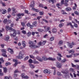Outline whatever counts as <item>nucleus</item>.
<instances>
[{"instance_id":"338daca9","label":"nucleus","mask_w":79,"mask_h":79,"mask_svg":"<svg viewBox=\"0 0 79 79\" xmlns=\"http://www.w3.org/2000/svg\"><path fill=\"white\" fill-rule=\"evenodd\" d=\"M74 27H78V26L77 25V24L76 23H74Z\"/></svg>"},{"instance_id":"4d7b16f0","label":"nucleus","mask_w":79,"mask_h":79,"mask_svg":"<svg viewBox=\"0 0 79 79\" xmlns=\"http://www.w3.org/2000/svg\"><path fill=\"white\" fill-rule=\"evenodd\" d=\"M42 18V16H38L37 17V19H38V21H39V20L40 19V18Z\"/></svg>"},{"instance_id":"de8ad7c7","label":"nucleus","mask_w":79,"mask_h":79,"mask_svg":"<svg viewBox=\"0 0 79 79\" xmlns=\"http://www.w3.org/2000/svg\"><path fill=\"white\" fill-rule=\"evenodd\" d=\"M22 32L23 34H26V31L25 30H23L22 31Z\"/></svg>"},{"instance_id":"8fccbe9b","label":"nucleus","mask_w":79,"mask_h":79,"mask_svg":"<svg viewBox=\"0 0 79 79\" xmlns=\"http://www.w3.org/2000/svg\"><path fill=\"white\" fill-rule=\"evenodd\" d=\"M28 59H29V56H27L24 58V61H26V60H27Z\"/></svg>"},{"instance_id":"412c9836","label":"nucleus","mask_w":79,"mask_h":79,"mask_svg":"<svg viewBox=\"0 0 79 79\" xmlns=\"http://www.w3.org/2000/svg\"><path fill=\"white\" fill-rule=\"evenodd\" d=\"M16 33L15 32H14L13 34H11L10 35L11 37H13L16 36Z\"/></svg>"},{"instance_id":"e2e57ef3","label":"nucleus","mask_w":79,"mask_h":79,"mask_svg":"<svg viewBox=\"0 0 79 79\" xmlns=\"http://www.w3.org/2000/svg\"><path fill=\"white\" fill-rule=\"evenodd\" d=\"M39 45H40V46H43L42 45V43L41 41H40L39 43H38Z\"/></svg>"},{"instance_id":"13d9d810","label":"nucleus","mask_w":79,"mask_h":79,"mask_svg":"<svg viewBox=\"0 0 79 79\" xmlns=\"http://www.w3.org/2000/svg\"><path fill=\"white\" fill-rule=\"evenodd\" d=\"M72 24V23L71 22H70L69 23H68L67 26H69V25L71 26Z\"/></svg>"},{"instance_id":"7c9ffc66","label":"nucleus","mask_w":79,"mask_h":79,"mask_svg":"<svg viewBox=\"0 0 79 79\" xmlns=\"http://www.w3.org/2000/svg\"><path fill=\"white\" fill-rule=\"evenodd\" d=\"M17 16L18 17V18H19V19H20L21 18V14L19 13L17 14Z\"/></svg>"},{"instance_id":"dca6fc26","label":"nucleus","mask_w":79,"mask_h":79,"mask_svg":"<svg viewBox=\"0 0 79 79\" xmlns=\"http://www.w3.org/2000/svg\"><path fill=\"white\" fill-rule=\"evenodd\" d=\"M49 1L50 3L51 2V3H52V4H54V2H55V3L56 2V1L55 0H49Z\"/></svg>"},{"instance_id":"72a5a7b5","label":"nucleus","mask_w":79,"mask_h":79,"mask_svg":"<svg viewBox=\"0 0 79 79\" xmlns=\"http://www.w3.org/2000/svg\"><path fill=\"white\" fill-rule=\"evenodd\" d=\"M66 59H63L61 61V63H65V62H66Z\"/></svg>"},{"instance_id":"a19ab883","label":"nucleus","mask_w":79,"mask_h":79,"mask_svg":"<svg viewBox=\"0 0 79 79\" xmlns=\"http://www.w3.org/2000/svg\"><path fill=\"white\" fill-rule=\"evenodd\" d=\"M0 60L2 62V63H4L5 62V60H3V57H2L1 58H0Z\"/></svg>"},{"instance_id":"f8f14e48","label":"nucleus","mask_w":79,"mask_h":79,"mask_svg":"<svg viewBox=\"0 0 79 79\" xmlns=\"http://www.w3.org/2000/svg\"><path fill=\"white\" fill-rule=\"evenodd\" d=\"M75 44L73 42H72V45L71 44H69V47L70 48H73V45H75Z\"/></svg>"},{"instance_id":"680f3d73","label":"nucleus","mask_w":79,"mask_h":79,"mask_svg":"<svg viewBox=\"0 0 79 79\" xmlns=\"http://www.w3.org/2000/svg\"><path fill=\"white\" fill-rule=\"evenodd\" d=\"M34 63L35 64H39V62L35 60L34 61Z\"/></svg>"},{"instance_id":"ddd939ff","label":"nucleus","mask_w":79,"mask_h":79,"mask_svg":"<svg viewBox=\"0 0 79 79\" xmlns=\"http://www.w3.org/2000/svg\"><path fill=\"white\" fill-rule=\"evenodd\" d=\"M35 5V3L34 1L32 2H31V5H30V7H31L32 8H34V6Z\"/></svg>"},{"instance_id":"f03ea898","label":"nucleus","mask_w":79,"mask_h":79,"mask_svg":"<svg viewBox=\"0 0 79 79\" xmlns=\"http://www.w3.org/2000/svg\"><path fill=\"white\" fill-rule=\"evenodd\" d=\"M43 60L44 61H47V60H51V61H55L56 59L55 58H52V57H49L48 58H46L45 56H43L42 57Z\"/></svg>"},{"instance_id":"58836bf2","label":"nucleus","mask_w":79,"mask_h":79,"mask_svg":"<svg viewBox=\"0 0 79 79\" xmlns=\"http://www.w3.org/2000/svg\"><path fill=\"white\" fill-rule=\"evenodd\" d=\"M57 59L60 61L61 60V57H60L57 56Z\"/></svg>"},{"instance_id":"7ed1b4c3","label":"nucleus","mask_w":79,"mask_h":79,"mask_svg":"<svg viewBox=\"0 0 79 79\" xmlns=\"http://www.w3.org/2000/svg\"><path fill=\"white\" fill-rule=\"evenodd\" d=\"M75 52V51L74 50L72 49V50H70L69 51V53H71V54L70 55H67L66 56L67 58H70L73 57V53H74Z\"/></svg>"},{"instance_id":"4be33fe9","label":"nucleus","mask_w":79,"mask_h":79,"mask_svg":"<svg viewBox=\"0 0 79 79\" xmlns=\"http://www.w3.org/2000/svg\"><path fill=\"white\" fill-rule=\"evenodd\" d=\"M3 69L4 70V72L6 73L7 72V68H6V67H3Z\"/></svg>"},{"instance_id":"9b49d317","label":"nucleus","mask_w":79,"mask_h":79,"mask_svg":"<svg viewBox=\"0 0 79 79\" xmlns=\"http://www.w3.org/2000/svg\"><path fill=\"white\" fill-rule=\"evenodd\" d=\"M36 59L38 60L39 61H40L41 62L43 61V59L41 58L39 56H37L36 57Z\"/></svg>"},{"instance_id":"f704fd0d","label":"nucleus","mask_w":79,"mask_h":79,"mask_svg":"<svg viewBox=\"0 0 79 79\" xmlns=\"http://www.w3.org/2000/svg\"><path fill=\"white\" fill-rule=\"evenodd\" d=\"M16 12L13 11L12 13V16H16Z\"/></svg>"},{"instance_id":"4468645a","label":"nucleus","mask_w":79,"mask_h":79,"mask_svg":"<svg viewBox=\"0 0 79 79\" xmlns=\"http://www.w3.org/2000/svg\"><path fill=\"white\" fill-rule=\"evenodd\" d=\"M8 52H10L11 54H13V50L11 49L10 48H8Z\"/></svg>"},{"instance_id":"b1692460","label":"nucleus","mask_w":79,"mask_h":79,"mask_svg":"<svg viewBox=\"0 0 79 79\" xmlns=\"http://www.w3.org/2000/svg\"><path fill=\"white\" fill-rule=\"evenodd\" d=\"M7 12V11H6V10L5 9H4L2 13L3 15H5V13H6Z\"/></svg>"},{"instance_id":"2eb2a0df","label":"nucleus","mask_w":79,"mask_h":79,"mask_svg":"<svg viewBox=\"0 0 79 79\" xmlns=\"http://www.w3.org/2000/svg\"><path fill=\"white\" fill-rule=\"evenodd\" d=\"M6 31H9V30H10V32L11 29V27H10L8 26H6Z\"/></svg>"},{"instance_id":"864d4df0","label":"nucleus","mask_w":79,"mask_h":79,"mask_svg":"<svg viewBox=\"0 0 79 79\" xmlns=\"http://www.w3.org/2000/svg\"><path fill=\"white\" fill-rule=\"evenodd\" d=\"M30 57L31 58H33L34 59V58H35V57H34V56L32 55H30Z\"/></svg>"},{"instance_id":"cd10ccee","label":"nucleus","mask_w":79,"mask_h":79,"mask_svg":"<svg viewBox=\"0 0 79 79\" xmlns=\"http://www.w3.org/2000/svg\"><path fill=\"white\" fill-rule=\"evenodd\" d=\"M4 79H12V78L11 76H9V77H4Z\"/></svg>"},{"instance_id":"5701e85b","label":"nucleus","mask_w":79,"mask_h":79,"mask_svg":"<svg viewBox=\"0 0 79 79\" xmlns=\"http://www.w3.org/2000/svg\"><path fill=\"white\" fill-rule=\"evenodd\" d=\"M5 64L6 66H8V65H10V64H11V63L7 62L5 63Z\"/></svg>"},{"instance_id":"6e6d98bb","label":"nucleus","mask_w":79,"mask_h":79,"mask_svg":"<svg viewBox=\"0 0 79 79\" xmlns=\"http://www.w3.org/2000/svg\"><path fill=\"white\" fill-rule=\"evenodd\" d=\"M70 72H74V69L72 68H71L70 69Z\"/></svg>"},{"instance_id":"c85d7f7f","label":"nucleus","mask_w":79,"mask_h":79,"mask_svg":"<svg viewBox=\"0 0 79 79\" xmlns=\"http://www.w3.org/2000/svg\"><path fill=\"white\" fill-rule=\"evenodd\" d=\"M52 32H54V33H55L56 32V28H53L52 30Z\"/></svg>"},{"instance_id":"4c0bfd02","label":"nucleus","mask_w":79,"mask_h":79,"mask_svg":"<svg viewBox=\"0 0 79 79\" xmlns=\"http://www.w3.org/2000/svg\"><path fill=\"white\" fill-rule=\"evenodd\" d=\"M75 15H78V16L79 15V12L77 11H75L74 12Z\"/></svg>"},{"instance_id":"79ce46f5","label":"nucleus","mask_w":79,"mask_h":79,"mask_svg":"<svg viewBox=\"0 0 79 79\" xmlns=\"http://www.w3.org/2000/svg\"><path fill=\"white\" fill-rule=\"evenodd\" d=\"M64 26V24L63 23H61L59 25V27H62Z\"/></svg>"},{"instance_id":"a211bd4d","label":"nucleus","mask_w":79,"mask_h":79,"mask_svg":"<svg viewBox=\"0 0 79 79\" xmlns=\"http://www.w3.org/2000/svg\"><path fill=\"white\" fill-rule=\"evenodd\" d=\"M22 44L23 45L24 48V47H26V42H25V41H23L22 42Z\"/></svg>"},{"instance_id":"6ab92c4d","label":"nucleus","mask_w":79,"mask_h":79,"mask_svg":"<svg viewBox=\"0 0 79 79\" xmlns=\"http://www.w3.org/2000/svg\"><path fill=\"white\" fill-rule=\"evenodd\" d=\"M72 10V9L71 8V7H67L66 8V10L68 11H71V10Z\"/></svg>"},{"instance_id":"bf43d9fd","label":"nucleus","mask_w":79,"mask_h":79,"mask_svg":"<svg viewBox=\"0 0 79 79\" xmlns=\"http://www.w3.org/2000/svg\"><path fill=\"white\" fill-rule=\"evenodd\" d=\"M71 64L72 67H73V68H75V67H76V66L73 63H71Z\"/></svg>"},{"instance_id":"0eeeda50","label":"nucleus","mask_w":79,"mask_h":79,"mask_svg":"<svg viewBox=\"0 0 79 79\" xmlns=\"http://www.w3.org/2000/svg\"><path fill=\"white\" fill-rule=\"evenodd\" d=\"M45 32H48L50 29V27H48L47 26L44 27Z\"/></svg>"},{"instance_id":"5fc2aeb1","label":"nucleus","mask_w":79,"mask_h":79,"mask_svg":"<svg viewBox=\"0 0 79 79\" xmlns=\"http://www.w3.org/2000/svg\"><path fill=\"white\" fill-rule=\"evenodd\" d=\"M39 7H42L43 8L44 7V5L42 4H40L39 5Z\"/></svg>"},{"instance_id":"69168bd1","label":"nucleus","mask_w":79,"mask_h":79,"mask_svg":"<svg viewBox=\"0 0 79 79\" xmlns=\"http://www.w3.org/2000/svg\"><path fill=\"white\" fill-rule=\"evenodd\" d=\"M43 21L46 23H48V21L44 19H43Z\"/></svg>"},{"instance_id":"e433bc0d","label":"nucleus","mask_w":79,"mask_h":79,"mask_svg":"<svg viewBox=\"0 0 79 79\" xmlns=\"http://www.w3.org/2000/svg\"><path fill=\"white\" fill-rule=\"evenodd\" d=\"M31 32L30 31L28 32L27 33V35L28 37H29V36H31Z\"/></svg>"},{"instance_id":"c03bdc74","label":"nucleus","mask_w":79,"mask_h":79,"mask_svg":"<svg viewBox=\"0 0 79 79\" xmlns=\"http://www.w3.org/2000/svg\"><path fill=\"white\" fill-rule=\"evenodd\" d=\"M10 39V37L8 36H6V37L5 38V40H9V39Z\"/></svg>"},{"instance_id":"603ef678","label":"nucleus","mask_w":79,"mask_h":79,"mask_svg":"<svg viewBox=\"0 0 79 79\" xmlns=\"http://www.w3.org/2000/svg\"><path fill=\"white\" fill-rule=\"evenodd\" d=\"M28 62L29 63H32V60L31 59H30L28 61Z\"/></svg>"},{"instance_id":"f257e3e1","label":"nucleus","mask_w":79,"mask_h":79,"mask_svg":"<svg viewBox=\"0 0 79 79\" xmlns=\"http://www.w3.org/2000/svg\"><path fill=\"white\" fill-rule=\"evenodd\" d=\"M29 43L30 45H29V46L30 47H31V48H38V47H39V46H36L35 45V44H34V41H29Z\"/></svg>"},{"instance_id":"473e14b6","label":"nucleus","mask_w":79,"mask_h":79,"mask_svg":"<svg viewBox=\"0 0 79 79\" xmlns=\"http://www.w3.org/2000/svg\"><path fill=\"white\" fill-rule=\"evenodd\" d=\"M38 31L39 32H42L44 31V30L42 29H40V28H38Z\"/></svg>"},{"instance_id":"a18cd8bd","label":"nucleus","mask_w":79,"mask_h":79,"mask_svg":"<svg viewBox=\"0 0 79 79\" xmlns=\"http://www.w3.org/2000/svg\"><path fill=\"white\" fill-rule=\"evenodd\" d=\"M44 12L40 11L39 12V14L40 15L42 16V15H44Z\"/></svg>"},{"instance_id":"0e129e2a","label":"nucleus","mask_w":79,"mask_h":79,"mask_svg":"<svg viewBox=\"0 0 79 79\" xmlns=\"http://www.w3.org/2000/svg\"><path fill=\"white\" fill-rule=\"evenodd\" d=\"M27 27H30V26H31V23H27Z\"/></svg>"},{"instance_id":"37998d69","label":"nucleus","mask_w":79,"mask_h":79,"mask_svg":"<svg viewBox=\"0 0 79 79\" xmlns=\"http://www.w3.org/2000/svg\"><path fill=\"white\" fill-rule=\"evenodd\" d=\"M47 42V41L46 40L43 41L42 43V45H44L45 44V43Z\"/></svg>"},{"instance_id":"bb28decb","label":"nucleus","mask_w":79,"mask_h":79,"mask_svg":"<svg viewBox=\"0 0 79 79\" xmlns=\"http://www.w3.org/2000/svg\"><path fill=\"white\" fill-rule=\"evenodd\" d=\"M2 31L0 30V37H2V36H3L2 35V34L0 32H3V31H4V30L3 28H2Z\"/></svg>"},{"instance_id":"2f4dec72","label":"nucleus","mask_w":79,"mask_h":79,"mask_svg":"<svg viewBox=\"0 0 79 79\" xmlns=\"http://www.w3.org/2000/svg\"><path fill=\"white\" fill-rule=\"evenodd\" d=\"M63 44V41L62 40L60 41L58 43V45H61V44Z\"/></svg>"},{"instance_id":"c9c22d12","label":"nucleus","mask_w":79,"mask_h":79,"mask_svg":"<svg viewBox=\"0 0 79 79\" xmlns=\"http://www.w3.org/2000/svg\"><path fill=\"white\" fill-rule=\"evenodd\" d=\"M0 76H3V73L2 72V69H0Z\"/></svg>"},{"instance_id":"49530a36","label":"nucleus","mask_w":79,"mask_h":79,"mask_svg":"<svg viewBox=\"0 0 79 79\" xmlns=\"http://www.w3.org/2000/svg\"><path fill=\"white\" fill-rule=\"evenodd\" d=\"M21 25H22V26L23 27H25V23H24V22H21Z\"/></svg>"},{"instance_id":"9d476101","label":"nucleus","mask_w":79,"mask_h":79,"mask_svg":"<svg viewBox=\"0 0 79 79\" xmlns=\"http://www.w3.org/2000/svg\"><path fill=\"white\" fill-rule=\"evenodd\" d=\"M25 76L24 73H22L21 75V76L22 78H24L25 79H28V78H29V77H28L26 75V76Z\"/></svg>"},{"instance_id":"774afa93","label":"nucleus","mask_w":79,"mask_h":79,"mask_svg":"<svg viewBox=\"0 0 79 79\" xmlns=\"http://www.w3.org/2000/svg\"><path fill=\"white\" fill-rule=\"evenodd\" d=\"M57 55L58 56H60V57H62V56H61V54H60L59 53H57Z\"/></svg>"},{"instance_id":"a878e982","label":"nucleus","mask_w":79,"mask_h":79,"mask_svg":"<svg viewBox=\"0 0 79 79\" xmlns=\"http://www.w3.org/2000/svg\"><path fill=\"white\" fill-rule=\"evenodd\" d=\"M61 13L62 15H67V13H66L63 10H61Z\"/></svg>"},{"instance_id":"f3484780","label":"nucleus","mask_w":79,"mask_h":79,"mask_svg":"<svg viewBox=\"0 0 79 79\" xmlns=\"http://www.w3.org/2000/svg\"><path fill=\"white\" fill-rule=\"evenodd\" d=\"M37 21H35L33 22L32 24L33 26H34L35 27H36V26H37Z\"/></svg>"},{"instance_id":"20e7f679","label":"nucleus","mask_w":79,"mask_h":79,"mask_svg":"<svg viewBox=\"0 0 79 79\" xmlns=\"http://www.w3.org/2000/svg\"><path fill=\"white\" fill-rule=\"evenodd\" d=\"M24 55L23 54V52L21 51L19 54V56H16V58L18 59H23V56Z\"/></svg>"},{"instance_id":"423d86ee","label":"nucleus","mask_w":79,"mask_h":79,"mask_svg":"<svg viewBox=\"0 0 79 79\" xmlns=\"http://www.w3.org/2000/svg\"><path fill=\"white\" fill-rule=\"evenodd\" d=\"M56 66L57 68H61L62 67L61 63H60L57 62H56Z\"/></svg>"},{"instance_id":"3c124183","label":"nucleus","mask_w":79,"mask_h":79,"mask_svg":"<svg viewBox=\"0 0 79 79\" xmlns=\"http://www.w3.org/2000/svg\"><path fill=\"white\" fill-rule=\"evenodd\" d=\"M56 6H57L58 8H60V3H58L56 5Z\"/></svg>"},{"instance_id":"c756f323","label":"nucleus","mask_w":79,"mask_h":79,"mask_svg":"<svg viewBox=\"0 0 79 79\" xmlns=\"http://www.w3.org/2000/svg\"><path fill=\"white\" fill-rule=\"evenodd\" d=\"M57 76H62V74L61 73L59 72H58L57 73Z\"/></svg>"},{"instance_id":"6e6552de","label":"nucleus","mask_w":79,"mask_h":79,"mask_svg":"<svg viewBox=\"0 0 79 79\" xmlns=\"http://www.w3.org/2000/svg\"><path fill=\"white\" fill-rule=\"evenodd\" d=\"M62 73L64 74H65L64 76L66 78H67V77H69V73H66L65 71H62Z\"/></svg>"},{"instance_id":"052dcab7","label":"nucleus","mask_w":79,"mask_h":79,"mask_svg":"<svg viewBox=\"0 0 79 79\" xmlns=\"http://www.w3.org/2000/svg\"><path fill=\"white\" fill-rule=\"evenodd\" d=\"M74 62L75 63H78L79 62V60H74Z\"/></svg>"},{"instance_id":"aec40b11","label":"nucleus","mask_w":79,"mask_h":79,"mask_svg":"<svg viewBox=\"0 0 79 79\" xmlns=\"http://www.w3.org/2000/svg\"><path fill=\"white\" fill-rule=\"evenodd\" d=\"M29 66L31 67V68H35V66L34 65L31 64H29Z\"/></svg>"},{"instance_id":"1a4fd4ad","label":"nucleus","mask_w":79,"mask_h":79,"mask_svg":"<svg viewBox=\"0 0 79 79\" xmlns=\"http://www.w3.org/2000/svg\"><path fill=\"white\" fill-rule=\"evenodd\" d=\"M44 72L45 74H50L51 73V71L50 70L45 69L44 70Z\"/></svg>"},{"instance_id":"393cba45","label":"nucleus","mask_w":79,"mask_h":79,"mask_svg":"<svg viewBox=\"0 0 79 79\" xmlns=\"http://www.w3.org/2000/svg\"><path fill=\"white\" fill-rule=\"evenodd\" d=\"M8 21V20L7 19H5L3 21V22L4 24H6L7 23V22Z\"/></svg>"},{"instance_id":"09e8293b","label":"nucleus","mask_w":79,"mask_h":79,"mask_svg":"<svg viewBox=\"0 0 79 79\" xmlns=\"http://www.w3.org/2000/svg\"><path fill=\"white\" fill-rule=\"evenodd\" d=\"M54 40V37H51L50 39V41H53Z\"/></svg>"},{"instance_id":"ea45409f","label":"nucleus","mask_w":79,"mask_h":79,"mask_svg":"<svg viewBox=\"0 0 79 79\" xmlns=\"http://www.w3.org/2000/svg\"><path fill=\"white\" fill-rule=\"evenodd\" d=\"M11 31H13L14 32H16V30L15 29H13L12 28H11L10 32H11Z\"/></svg>"},{"instance_id":"39448f33","label":"nucleus","mask_w":79,"mask_h":79,"mask_svg":"<svg viewBox=\"0 0 79 79\" xmlns=\"http://www.w3.org/2000/svg\"><path fill=\"white\" fill-rule=\"evenodd\" d=\"M6 50L5 49H3L2 50V55L4 57H7V55H6Z\"/></svg>"}]
</instances>
